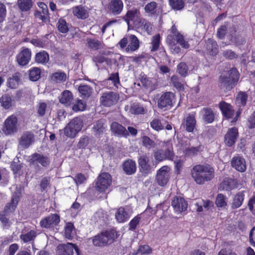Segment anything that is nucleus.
I'll use <instances>...</instances> for the list:
<instances>
[{
    "mask_svg": "<svg viewBox=\"0 0 255 255\" xmlns=\"http://www.w3.org/2000/svg\"><path fill=\"white\" fill-rule=\"evenodd\" d=\"M191 175L197 184L202 185L214 178V169L209 164L196 165L191 170Z\"/></svg>",
    "mask_w": 255,
    "mask_h": 255,
    "instance_id": "1",
    "label": "nucleus"
},
{
    "mask_svg": "<svg viewBox=\"0 0 255 255\" xmlns=\"http://www.w3.org/2000/svg\"><path fill=\"white\" fill-rule=\"evenodd\" d=\"M239 79V74L236 69L232 68L226 75L221 76V86L226 90H230L235 85Z\"/></svg>",
    "mask_w": 255,
    "mask_h": 255,
    "instance_id": "2",
    "label": "nucleus"
},
{
    "mask_svg": "<svg viewBox=\"0 0 255 255\" xmlns=\"http://www.w3.org/2000/svg\"><path fill=\"white\" fill-rule=\"evenodd\" d=\"M164 151L161 149H157L154 152V157L158 162H161L165 160H172L174 157V153L173 149L172 143L168 141L163 145Z\"/></svg>",
    "mask_w": 255,
    "mask_h": 255,
    "instance_id": "3",
    "label": "nucleus"
},
{
    "mask_svg": "<svg viewBox=\"0 0 255 255\" xmlns=\"http://www.w3.org/2000/svg\"><path fill=\"white\" fill-rule=\"evenodd\" d=\"M121 49H125L127 52H132L139 47V40L134 35L128 34L122 38L118 43Z\"/></svg>",
    "mask_w": 255,
    "mask_h": 255,
    "instance_id": "4",
    "label": "nucleus"
},
{
    "mask_svg": "<svg viewBox=\"0 0 255 255\" xmlns=\"http://www.w3.org/2000/svg\"><path fill=\"white\" fill-rule=\"evenodd\" d=\"M83 126L82 120L79 117L72 119L64 129L65 135L73 138L81 130Z\"/></svg>",
    "mask_w": 255,
    "mask_h": 255,
    "instance_id": "5",
    "label": "nucleus"
},
{
    "mask_svg": "<svg viewBox=\"0 0 255 255\" xmlns=\"http://www.w3.org/2000/svg\"><path fill=\"white\" fill-rule=\"evenodd\" d=\"M115 238V232L113 231H107L102 232L95 236L93 239V243L94 246L102 247L106 246L108 243H112Z\"/></svg>",
    "mask_w": 255,
    "mask_h": 255,
    "instance_id": "6",
    "label": "nucleus"
},
{
    "mask_svg": "<svg viewBox=\"0 0 255 255\" xmlns=\"http://www.w3.org/2000/svg\"><path fill=\"white\" fill-rule=\"evenodd\" d=\"M171 174V169L167 165H164L159 169L156 172L155 181L161 187L165 186L168 183Z\"/></svg>",
    "mask_w": 255,
    "mask_h": 255,
    "instance_id": "7",
    "label": "nucleus"
},
{
    "mask_svg": "<svg viewBox=\"0 0 255 255\" xmlns=\"http://www.w3.org/2000/svg\"><path fill=\"white\" fill-rule=\"evenodd\" d=\"M18 130V119L14 115L8 116L4 122L3 132L5 135L12 134Z\"/></svg>",
    "mask_w": 255,
    "mask_h": 255,
    "instance_id": "8",
    "label": "nucleus"
},
{
    "mask_svg": "<svg viewBox=\"0 0 255 255\" xmlns=\"http://www.w3.org/2000/svg\"><path fill=\"white\" fill-rule=\"evenodd\" d=\"M112 183V177L107 172L102 173L98 177L96 189L97 191L103 192L110 187Z\"/></svg>",
    "mask_w": 255,
    "mask_h": 255,
    "instance_id": "9",
    "label": "nucleus"
},
{
    "mask_svg": "<svg viewBox=\"0 0 255 255\" xmlns=\"http://www.w3.org/2000/svg\"><path fill=\"white\" fill-rule=\"evenodd\" d=\"M119 99V95L114 92H107L102 94L100 98V103L105 107H111L116 104Z\"/></svg>",
    "mask_w": 255,
    "mask_h": 255,
    "instance_id": "10",
    "label": "nucleus"
},
{
    "mask_svg": "<svg viewBox=\"0 0 255 255\" xmlns=\"http://www.w3.org/2000/svg\"><path fill=\"white\" fill-rule=\"evenodd\" d=\"M175 102L174 94L170 92L162 94L157 101V106L160 109L171 107Z\"/></svg>",
    "mask_w": 255,
    "mask_h": 255,
    "instance_id": "11",
    "label": "nucleus"
},
{
    "mask_svg": "<svg viewBox=\"0 0 255 255\" xmlns=\"http://www.w3.org/2000/svg\"><path fill=\"white\" fill-rule=\"evenodd\" d=\"M171 206L176 214H181L185 212L187 209L188 203L183 197L175 196L173 198Z\"/></svg>",
    "mask_w": 255,
    "mask_h": 255,
    "instance_id": "12",
    "label": "nucleus"
},
{
    "mask_svg": "<svg viewBox=\"0 0 255 255\" xmlns=\"http://www.w3.org/2000/svg\"><path fill=\"white\" fill-rule=\"evenodd\" d=\"M60 222V217L56 214H51L42 219L40 225L42 228H51L58 225Z\"/></svg>",
    "mask_w": 255,
    "mask_h": 255,
    "instance_id": "13",
    "label": "nucleus"
},
{
    "mask_svg": "<svg viewBox=\"0 0 255 255\" xmlns=\"http://www.w3.org/2000/svg\"><path fill=\"white\" fill-rule=\"evenodd\" d=\"M37 4L39 7V10L35 11V16L43 22L48 21L49 17L47 5L42 2H39Z\"/></svg>",
    "mask_w": 255,
    "mask_h": 255,
    "instance_id": "14",
    "label": "nucleus"
},
{
    "mask_svg": "<svg viewBox=\"0 0 255 255\" xmlns=\"http://www.w3.org/2000/svg\"><path fill=\"white\" fill-rule=\"evenodd\" d=\"M231 162L232 166L239 172H243L246 170V162L242 156L239 155L234 156L232 159Z\"/></svg>",
    "mask_w": 255,
    "mask_h": 255,
    "instance_id": "15",
    "label": "nucleus"
},
{
    "mask_svg": "<svg viewBox=\"0 0 255 255\" xmlns=\"http://www.w3.org/2000/svg\"><path fill=\"white\" fill-rule=\"evenodd\" d=\"M140 19L139 17V12L137 9L128 11L125 17V20L128 25L133 24L137 26L138 24V21L139 22Z\"/></svg>",
    "mask_w": 255,
    "mask_h": 255,
    "instance_id": "16",
    "label": "nucleus"
},
{
    "mask_svg": "<svg viewBox=\"0 0 255 255\" xmlns=\"http://www.w3.org/2000/svg\"><path fill=\"white\" fill-rule=\"evenodd\" d=\"M31 53L27 48H24L17 56V61L21 66L27 65L31 59Z\"/></svg>",
    "mask_w": 255,
    "mask_h": 255,
    "instance_id": "17",
    "label": "nucleus"
},
{
    "mask_svg": "<svg viewBox=\"0 0 255 255\" xmlns=\"http://www.w3.org/2000/svg\"><path fill=\"white\" fill-rule=\"evenodd\" d=\"M111 130L114 135L120 137H127L129 134L126 128L117 122L112 123Z\"/></svg>",
    "mask_w": 255,
    "mask_h": 255,
    "instance_id": "18",
    "label": "nucleus"
},
{
    "mask_svg": "<svg viewBox=\"0 0 255 255\" xmlns=\"http://www.w3.org/2000/svg\"><path fill=\"white\" fill-rule=\"evenodd\" d=\"M34 141V135L30 132L26 131L21 135L19 141V145L23 148H28Z\"/></svg>",
    "mask_w": 255,
    "mask_h": 255,
    "instance_id": "19",
    "label": "nucleus"
},
{
    "mask_svg": "<svg viewBox=\"0 0 255 255\" xmlns=\"http://www.w3.org/2000/svg\"><path fill=\"white\" fill-rule=\"evenodd\" d=\"M30 162L31 164L39 163L43 167H47L50 163L49 159L47 156L38 153L32 154Z\"/></svg>",
    "mask_w": 255,
    "mask_h": 255,
    "instance_id": "20",
    "label": "nucleus"
},
{
    "mask_svg": "<svg viewBox=\"0 0 255 255\" xmlns=\"http://www.w3.org/2000/svg\"><path fill=\"white\" fill-rule=\"evenodd\" d=\"M125 110L128 113L134 115L144 114L146 112V110L137 103H131L125 106Z\"/></svg>",
    "mask_w": 255,
    "mask_h": 255,
    "instance_id": "21",
    "label": "nucleus"
},
{
    "mask_svg": "<svg viewBox=\"0 0 255 255\" xmlns=\"http://www.w3.org/2000/svg\"><path fill=\"white\" fill-rule=\"evenodd\" d=\"M239 187L237 181L231 178H225L220 184L219 189L220 191H230Z\"/></svg>",
    "mask_w": 255,
    "mask_h": 255,
    "instance_id": "22",
    "label": "nucleus"
},
{
    "mask_svg": "<svg viewBox=\"0 0 255 255\" xmlns=\"http://www.w3.org/2000/svg\"><path fill=\"white\" fill-rule=\"evenodd\" d=\"M238 136V131L237 128H230L225 136L226 144L229 146H232L235 143Z\"/></svg>",
    "mask_w": 255,
    "mask_h": 255,
    "instance_id": "23",
    "label": "nucleus"
},
{
    "mask_svg": "<svg viewBox=\"0 0 255 255\" xmlns=\"http://www.w3.org/2000/svg\"><path fill=\"white\" fill-rule=\"evenodd\" d=\"M219 108L224 116L227 119H230L233 116L234 112L231 105L225 102H222L219 104Z\"/></svg>",
    "mask_w": 255,
    "mask_h": 255,
    "instance_id": "24",
    "label": "nucleus"
},
{
    "mask_svg": "<svg viewBox=\"0 0 255 255\" xmlns=\"http://www.w3.org/2000/svg\"><path fill=\"white\" fill-rule=\"evenodd\" d=\"M123 6L124 4L121 0H112L110 3L109 8L112 13L117 15L121 12Z\"/></svg>",
    "mask_w": 255,
    "mask_h": 255,
    "instance_id": "25",
    "label": "nucleus"
},
{
    "mask_svg": "<svg viewBox=\"0 0 255 255\" xmlns=\"http://www.w3.org/2000/svg\"><path fill=\"white\" fill-rule=\"evenodd\" d=\"M51 108L50 104L44 102H39L36 106V111L39 117L44 116L47 113L50 111Z\"/></svg>",
    "mask_w": 255,
    "mask_h": 255,
    "instance_id": "26",
    "label": "nucleus"
},
{
    "mask_svg": "<svg viewBox=\"0 0 255 255\" xmlns=\"http://www.w3.org/2000/svg\"><path fill=\"white\" fill-rule=\"evenodd\" d=\"M245 192V191H242L235 195L231 205L232 209H237L241 206L244 200Z\"/></svg>",
    "mask_w": 255,
    "mask_h": 255,
    "instance_id": "27",
    "label": "nucleus"
},
{
    "mask_svg": "<svg viewBox=\"0 0 255 255\" xmlns=\"http://www.w3.org/2000/svg\"><path fill=\"white\" fill-rule=\"evenodd\" d=\"M37 232L31 230L28 232L22 231L21 235H20V239L24 243H27L33 241L37 236Z\"/></svg>",
    "mask_w": 255,
    "mask_h": 255,
    "instance_id": "28",
    "label": "nucleus"
},
{
    "mask_svg": "<svg viewBox=\"0 0 255 255\" xmlns=\"http://www.w3.org/2000/svg\"><path fill=\"white\" fill-rule=\"evenodd\" d=\"M130 215L123 207L119 208L115 214L116 219L119 223H124L127 221Z\"/></svg>",
    "mask_w": 255,
    "mask_h": 255,
    "instance_id": "29",
    "label": "nucleus"
},
{
    "mask_svg": "<svg viewBox=\"0 0 255 255\" xmlns=\"http://www.w3.org/2000/svg\"><path fill=\"white\" fill-rule=\"evenodd\" d=\"M123 167L124 171L128 175L134 173L136 169L135 162L132 160L126 161L123 165Z\"/></svg>",
    "mask_w": 255,
    "mask_h": 255,
    "instance_id": "30",
    "label": "nucleus"
},
{
    "mask_svg": "<svg viewBox=\"0 0 255 255\" xmlns=\"http://www.w3.org/2000/svg\"><path fill=\"white\" fill-rule=\"evenodd\" d=\"M0 103L3 109L7 110L12 106L14 101L9 95L4 94L0 98Z\"/></svg>",
    "mask_w": 255,
    "mask_h": 255,
    "instance_id": "31",
    "label": "nucleus"
},
{
    "mask_svg": "<svg viewBox=\"0 0 255 255\" xmlns=\"http://www.w3.org/2000/svg\"><path fill=\"white\" fill-rule=\"evenodd\" d=\"M72 11L73 14L78 18L85 19L88 16L87 10L84 7L81 6L73 7Z\"/></svg>",
    "mask_w": 255,
    "mask_h": 255,
    "instance_id": "32",
    "label": "nucleus"
},
{
    "mask_svg": "<svg viewBox=\"0 0 255 255\" xmlns=\"http://www.w3.org/2000/svg\"><path fill=\"white\" fill-rule=\"evenodd\" d=\"M87 43L88 47L92 50H97L103 48L102 42L95 38H87Z\"/></svg>",
    "mask_w": 255,
    "mask_h": 255,
    "instance_id": "33",
    "label": "nucleus"
},
{
    "mask_svg": "<svg viewBox=\"0 0 255 255\" xmlns=\"http://www.w3.org/2000/svg\"><path fill=\"white\" fill-rule=\"evenodd\" d=\"M195 115L191 114L188 115L185 120L186 129L188 132L193 131L196 126Z\"/></svg>",
    "mask_w": 255,
    "mask_h": 255,
    "instance_id": "34",
    "label": "nucleus"
},
{
    "mask_svg": "<svg viewBox=\"0 0 255 255\" xmlns=\"http://www.w3.org/2000/svg\"><path fill=\"white\" fill-rule=\"evenodd\" d=\"M196 207V210L198 212H201L205 210L210 209L213 206V203L210 200H202L201 202H197L195 204Z\"/></svg>",
    "mask_w": 255,
    "mask_h": 255,
    "instance_id": "35",
    "label": "nucleus"
},
{
    "mask_svg": "<svg viewBox=\"0 0 255 255\" xmlns=\"http://www.w3.org/2000/svg\"><path fill=\"white\" fill-rule=\"evenodd\" d=\"M141 82L143 86L150 91L153 90L156 88V81L153 78L142 77Z\"/></svg>",
    "mask_w": 255,
    "mask_h": 255,
    "instance_id": "36",
    "label": "nucleus"
},
{
    "mask_svg": "<svg viewBox=\"0 0 255 255\" xmlns=\"http://www.w3.org/2000/svg\"><path fill=\"white\" fill-rule=\"evenodd\" d=\"M73 100L72 93L68 90H65L63 92L60 98V102L66 106H69Z\"/></svg>",
    "mask_w": 255,
    "mask_h": 255,
    "instance_id": "37",
    "label": "nucleus"
},
{
    "mask_svg": "<svg viewBox=\"0 0 255 255\" xmlns=\"http://www.w3.org/2000/svg\"><path fill=\"white\" fill-rule=\"evenodd\" d=\"M148 158L145 155L141 156L138 159V164L142 171L147 173L150 170V165L148 164Z\"/></svg>",
    "mask_w": 255,
    "mask_h": 255,
    "instance_id": "38",
    "label": "nucleus"
},
{
    "mask_svg": "<svg viewBox=\"0 0 255 255\" xmlns=\"http://www.w3.org/2000/svg\"><path fill=\"white\" fill-rule=\"evenodd\" d=\"M63 249L65 255H73L74 251L79 255V251L77 246L72 243H68L62 245Z\"/></svg>",
    "mask_w": 255,
    "mask_h": 255,
    "instance_id": "39",
    "label": "nucleus"
},
{
    "mask_svg": "<svg viewBox=\"0 0 255 255\" xmlns=\"http://www.w3.org/2000/svg\"><path fill=\"white\" fill-rule=\"evenodd\" d=\"M201 113L203 115L204 120L208 123H211L214 120V114L210 109L203 108L201 111Z\"/></svg>",
    "mask_w": 255,
    "mask_h": 255,
    "instance_id": "40",
    "label": "nucleus"
},
{
    "mask_svg": "<svg viewBox=\"0 0 255 255\" xmlns=\"http://www.w3.org/2000/svg\"><path fill=\"white\" fill-rule=\"evenodd\" d=\"M218 45L216 41L212 39H208L206 44L207 52L212 55L217 53Z\"/></svg>",
    "mask_w": 255,
    "mask_h": 255,
    "instance_id": "41",
    "label": "nucleus"
},
{
    "mask_svg": "<svg viewBox=\"0 0 255 255\" xmlns=\"http://www.w3.org/2000/svg\"><path fill=\"white\" fill-rule=\"evenodd\" d=\"M35 59L37 63L45 64L49 61V57L47 52L41 51L36 54Z\"/></svg>",
    "mask_w": 255,
    "mask_h": 255,
    "instance_id": "42",
    "label": "nucleus"
},
{
    "mask_svg": "<svg viewBox=\"0 0 255 255\" xmlns=\"http://www.w3.org/2000/svg\"><path fill=\"white\" fill-rule=\"evenodd\" d=\"M67 79V75L63 72L58 71L51 75V80L56 83H62Z\"/></svg>",
    "mask_w": 255,
    "mask_h": 255,
    "instance_id": "43",
    "label": "nucleus"
},
{
    "mask_svg": "<svg viewBox=\"0 0 255 255\" xmlns=\"http://www.w3.org/2000/svg\"><path fill=\"white\" fill-rule=\"evenodd\" d=\"M20 80V74L16 73L9 78L7 81L8 86L12 89L15 88L18 84Z\"/></svg>",
    "mask_w": 255,
    "mask_h": 255,
    "instance_id": "44",
    "label": "nucleus"
},
{
    "mask_svg": "<svg viewBox=\"0 0 255 255\" xmlns=\"http://www.w3.org/2000/svg\"><path fill=\"white\" fill-rule=\"evenodd\" d=\"M17 4L21 10L27 11L32 6V1L31 0H18Z\"/></svg>",
    "mask_w": 255,
    "mask_h": 255,
    "instance_id": "45",
    "label": "nucleus"
},
{
    "mask_svg": "<svg viewBox=\"0 0 255 255\" xmlns=\"http://www.w3.org/2000/svg\"><path fill=\"white\" fill-rule=\"evenodd\" d=\"M40 69L37 67H33L29 70V79L33 81L38 80L40 77Z\"/></svg>",
    "mask_w": 255,
    "mask_h": 255,
    "instance_id": "46",
    "label": "nucleus"
},
{
    "mask_svg": "<svg viewBox=\"0 0 255 255\" xmlns=\"http://www.w3.org/2000/svg\"><path fill=\"white\" fill-rule=\"evenodd\" d=\"M105 123L103 120H100L97 121L93 127V130L96 134H99L104 132L105 128L104 127Z\"/></svg>",
    "mask_w": 255,
    "mask_h": 255,
    "instance_id": "47",
    "label": "nucleus"
},
{
    "mask_svg": "<svg viewBox=\"0 0 255 255\" xmlns=\"http://www.w3.org/2000/svg\"><path fill=\"white\" fill-rule=\"evenodd\" d=\"M157 4L154 1L150 2L147 3L145 7L144 10L145 12L148 15H152L156 13Z\"/></svg>",
    "mask_w": 255,
    "mask_h": 255,
    "instance_id": "48",
    "label": "nucleus"
},
{
    "mask_svg": "<svg viewBox=\"0 0 255 255\" xmlns=\"http://www.w3.org/2000/svg\"><path fill=\"white\" fill-rule=\"evenodd\" d=\"M230 38L231 43H234L238 45L242 44L245 41L243 37L239 33H236V31L230 34Z\"/></svg>",
    "mask_w": 255,
    "mask_h": 255,
    "instance_id": "49",
    "label": "nucleus"
},
{
    "mask_svg": "<svg viewBox=\"0 0 255 255\" xmlns=\"http://www.w3.org/2000/svg\"><path fill=\"white\" fill-rule=\"evenodd\" d=\"M106 82L107 84H110L112 83L113 86H110L109 88L113 89L114 87L118 88V86L120 83L119 75L118 73L113 74L107 80Z\"/></svg>",
    "mask_w": 255,
    "mask_h": 255,
    "instance_id": "50",
    "label": "nucleus"
},
{
    "mask_svg": "<svg viewBox=\"0 0 255 255\" xmlns=\"http://www.w3.org/2000/svg\"><path fill=\"white\" fill-rule=\"evenodd\" d=\"M215 204L218 207H225L227 205L226 196L222 194H219L216 197Z\"/></svg>",
    "mask_w": 255,
    "mask_h": 255,
    "instance_id": "51",
    "label": "nucleus"
},
{
    "mask_svg": "<svg viewBox=\"0 0 255 255\" xmlns=\"http://www.w3.org/2000/svg\"><path fill=\"white\" fill-rule=\"evenodd\" d=\"M248 98V95L245 92H240L236 96V103L239 106H245Z\"/></svg>",
    "mask_w": 255,
    "mask_h": 255,
    "instance_id": "52",
    "label": "nucleus"
},
{
    "mask_svg": "<svg viewBox=\"0 0 255 255\" xmlns=\"http://www.w3.org/2000/svg\"><path fill=\"white\" fill-rule=\"evenodd\" d=\"M169 5L175 10H180L184 6L183 0H169Z\"/></svg>",
    "mask_w": 255,
    "mask_h": 255,
    "instance_id": "53",
    "label": "nucleus"
},
{
    "mask_svg": "<svg viewBox=\"0 0 255 255\" xmlns=\"http://www.w3.org/2000/svg\"><path fill=\"white\" fill-rule=\"evenodd\" d=\"M57 27L58 30L63 33H67L69 31V28L65 20L60 18L57 22Z\"/></svg>",
    "mask_w": 255,
    "mask_h": 255,
    "instance_id": "54",
    "label": "nucleus"
},
{
    "mask_svg": "<svg viewBox=\"0 0 255 255\" xmlns=\"http://www.w3.org/2000/svg\"><path fill=\"white\" fill-rule=\"evenodd\" d=\"M79 92L84 97H88L92 94V89L87 85H81L79 87Z\"/></svg>",
    "mask_w": 255,
    "mask_h": 255,
    "instance_id": "55",
    "label": "nucleus"
},
{
    "mask_svg": "<svg viewBox=\"0 0 255 255\" xmlns=\"http://www.w3.org/2000/svg\"><path fill=\"white\" fill-rule=\"evenodd\" d=\"M74 225L71 223H67L65 227V235L66 238L71 239L74 235Z\"/></svg>",
    "mask_w": 255,
    "mask_h": 255,
    "instance_id": "56",
    "label": "nucleus"
},
{
    "mask_svg": "<svg viewBox=\"0 0 255 255\" xmlns=\"http://www.w3.org/2000/svg\"><path fill=\"white\" fill-rule=\"evenodd\" d=\"M142 143L143 146L148 149L153 148L156 145L154 141L147 136L142 137Z\"/></svg>",
    "mask_w": 255,
    "mask_h": 255,
    "instance_id": "57",
    "label": "nucleus"
},
{
    "mask_svg": "<svg viewBox=\"0 0 255 255\" xmlns=\"http://www.w3.org/2000/svg\"><path fill=\"white\" fill-rule=\"evenodd\" d=\"M16 160H17V161H16L15 159L14 160L10 165V167L14 174L20 175V174L22 173L20 172V169L22 167V164L19 163V161L17 159Z\"/></svg>",
    "mask_w": 255,
    "mask_h": 255,
    "instance_id": "58",
    "label": "nucleus"
},
{
    "mask_svg": "<svg viewBox=\"0 0 255 255\" xmlns=\"http://www.w3.org/2000/svg\"><path fill=\"white\" fill-rule=\"evenodd\" d=\"M137 27H142L146 30L148 34H150L152 31V26L150 22L146 21L144 19H141Z\"/></svg>",
    "mask_w": 255,
    "mask_h": 255,
    "instance_id": "59",
    "label": "nucleus"
},
{
    "mask_svg": "<svg viewBox=\"0 0 255 255\" xmlns=\"http://www.w3.org/2000/svg\"><path fill=\"white\" fill-rule=\"evenodd\" d=\"M150 127L155 130L159 131L163 129L161 121L158 119H154L150 123Z\"/></svg>",
    "mask_w": 255,
    "mask_h": 255,
    "instance_id": "60",
    "label": "nucleus"
},
{
    "mask_svg": "<svg viewBox=\"0 0 255 255\" xmlns=\"http://www.w3.org/2000/svg\"><path fill=\"white\" fill-rule=\"evenodd\" d=\"M176 39L177 42L183 48L187 49L189 47V45L184 40L183 36L180 33L173 36Z\"/></svg>",
    "mask_w": 255,
    "mask_h": 255,
    "instance_id": "61",
    "label": "nucleus"
},
{
    "mask_svg": "<svg viewBox=\"0 0 255 255\" xmlns=\"http://www.w3.org/2000/svg\"><path fill=\"white\" fill-rule=\"evenodd\" d=\"M171 81L174 86L178 90L182 91L184 90V85L179 81V78L177 76H172Z\"/></svg>",
    "mask_w": 255,
    "mask_h": 255,
    "instance_id": "62",
    "label": "nucleus"
},
{
    "mask_svg": "<svg viewBox=\"0 0 255 255\" xmlns=\"http://www.w3.org/2000/svg\"><path fill=\"white\" fill-rule=\"evenodd\" d=\"M86 108V104L81 100H77L73 106V110L75 112L84 111Z\"/></svg>",
    "mask_w": 255,
    "mask_h": 255,
    "instance_id": "63",
    "label": "nucleus"
},
{
    "mask_svg": "<svg viewBox=\"0 0 255 255\" xmlns=\"http://www.w3.org/2000/svg\"><path fill=\"white\" fill-rule=\"evenodd\" d=\"M188 67L185 63H180L177 66L179 74L183 77H186L188 74Z\"/></svg>",
    "mask_w": 255,
    "mask_h": 255,
    "instance_id": "64",
    "label": "nucleus"
}]
</instances>
